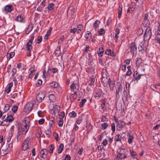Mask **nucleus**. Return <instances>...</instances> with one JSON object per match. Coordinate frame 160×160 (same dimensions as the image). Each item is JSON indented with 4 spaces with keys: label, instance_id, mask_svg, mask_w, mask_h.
Here are the masks:
<instances>
[{
    "label": "nucleus",
    "instance_id": "f257e3e1",
    "mask_svg": "<svg viewBox=\"0 0 160 160\" xmlns=\"http://www.w3.org/2000/svg\"><path fill=\"white\" fill-rule=\"evenodd\" d=\"M30 120L28 117H26L23 120V123L18 125V131L22 134H25L28 131L29 128V123Z\"/></svg>",
    "mask_w": 160,
    "mask_h": 160
},
{
    "label": "nucleus",
    "instance_id": "f03ea898",
    "mask_svg": "<svg viewBox=\"0 0 160 160\" xmlns=\"http://www.w3.org/2000/svg\"><path fill=\"white\" fill-rule=\"evenodd\" d=\"M127 151L124 149H121L119 152H117V157L119 159L122 160H129L127 159V156L126 155Z\"/></svg>",
    "mask_w": 160,
    "mask_h": 160
},
{
    "label": "nucleus",
    "instance_id": "7ed1b4c3",
    "mask_svg": "<svg viewBox=\"0 0 160 160\" xmlns=\"http://www.w3.org/2000/svg\"><path fill=\"white\" fill-rule=\"evenodd\" d=\"M152 35L151 29L150 27H148L145 31L143 36L144 41H148L151 38Z\"/></svg>",
    "mask_w": 160,
    "mask_h": 160
},
{
    "label": "nucleus",
    "instance_id": "20e7f679",
    "mask_svg": "<svg viewBox=\"0 0 160 160\" xmlns=\"http://www.w3.org/2000/svg\"><path fill=\"white\" fill-rule=\"evenodd\" d=\"M45 96V92H40L37 94L36 99L38 102H41L44 100Z\"/></svg>",
    "mask_w": 160,
    "mask_h": 160
},
{
    "label": "nucleus",
    "instance_id": "39448f33",
    "mask_svg": "<svg viewBox=\"0 0 160 160\" xmlns=\"http://www.w3.org/2000/svg\"><path fill=\"white\" fill-rule=\"evenodd\" d=\"M129 47L130 49V52L133 54H136L137 52V48L135 42H132L129 44Z\"/></svg>",
    "mask_w": 160,
    "mask_h": 160
},
{
    "label": "nucleus",
    "instance_id": "423d86ee",
    "mask_svg": "<svg viewBox=\"0 0 160 160\" xmlns=\"http://www.w3.org/2000/svg\"><path fill=\"white\" fill-rule=\"evenodd\" d=\"M115 88L116 89V96L117 98H119V92H121L122 88L121 83H118V84L115 86Z\"/></svg>",
    "mask_w": 160,
    "mask_h": 160
},
{
    "label": "nucleus",
    "instance_id": "0eeeda50",
    "mask_svg": "<svg viewBox=\"0 0 160 160\" xmlns=\"http://www.w3.org/2000/svg\"><path fill=\"white\" fill-rule=\"evenodd\" d=\"M139 50L142 53H144L146 52L147 51V48L144 45V42H141L139 44V46L138 47Z\"/></svg>",
    "mask_w": 160,
    "mask_h": 160
},
{
    "label": "nucleus",
    "instance_id": "6e6552de",
    "mask_svg": "<svg viewBox=\"0 0 160 160\" xmlns=\"http://www.w3.org/2000/svg\"><path fill=\"white\" fill-rule=\"evenodd\" d=\"M29 141L28 139H26L24 140L22 145V150L23 151H25L28 148V143Z\"/></svg>",
    "mask_w": 160,
    "mask_h": 160
},
{
    "label": "nucleus",
    "instance_id": "1a4fd4ad",
    "mask_svg": "<svg viewBox=\"0 0 160 160\" xmlns=\"http://www.w3.org/2000/svg\"><path fill=\"white\" fill-rule=\"evenodd\" d=\"M33 107V104L32 102L27 103L25 106V112H29L30 111Z\"/></svg>",
    "mask_w": 160,
    "mask_h": 160
},
{
    "label": "nucleus",
    "instance_id": "9d476101",
    "mask_svg": "<svg viewBox=\"0 0 160 160\" xmlns=\"http://www.w3.org/2000/svg\"><path fill=\"white\" fill-rule=\"evenodd\" d=\"M102 93V90L100 88H99L95 91L94 96L95 98H98V99L99 98H100Z\"/></svg>",
    "mask_w": 160,
    "mask_h": 160
},
{
    "label": "nucleus",
    "instance_id": "9b49d317",
    "mask_svg": "<svg viewBox=\"0 0 160 160\" xmlns=\"http://www.w3.org/2000/svg\"><path fill=\"white\" fill-rule=\"evenodd\" d=\"M126 124V123L122 120H119L118 122L117 125V128H119L120 130L123 128Z\"/></svg>",
    "mask_w": 160,
    "mask_h": 160
},
{
    "label": "nucleus",
    "instance_id": "f8f14e48",
    "mask_svg": "<svg viewBox=\"0 0 160 160\" xmlns=\"http://www.w3.org/2000/svg\"><path fill=\"white\" fill-rule=\"evenodd\" d=\"M10 145L11 146V147H12V145L11 143L10 144L8 145L7 146H6L5 148H4V147H2V150L3 151H4V154H6L8 153L9 152L10 148Z\"/></svg>",
    "mask_w": 160,
    "mask_h": 160
},
{
    "label": "nucleus",
    "instance_id": "ddd939ff",
    "mask_svg": "<svg viewBox=\"0 0 160 160\" xmlns=\"http://www.w3.org/2000/svg\"><path fill=\"white\" fill-rule=\"evenodd\" d=\"M108 84L109 85L110 90L112 91L115 85V81L111 80V79L109 78L108 81Z\"/></svg>",
    "mask_w": 160,
    "mask_h": 160
},
{
    "label": "nucleus",
    "instance_id": "4468645a",
    "mask_svg": "<svg viewBox=\"0 0 160 160\" xmlns=\"http://www.w3.org/2000/svg\"><path fill=\"white\" fill-rule=\"evenodd\" d=\"M16 21L19 22H24V17L23 14L19 15L16 19Z\"/></svg>",
    "mask_w": 160,
    "mask_h": 160
},
{
    "label": "nucleus",
    "instance_id": "2eb2a0df",
    "mask_svg": "<svg viewBox=\"0 0 160 160\" xmlns=\"http://www.w3.org/2000/svg\"><path fill=\"white\" fill-rule=\"evenodd\" d=\"M13 82H11L7 85L5 90L6 92L7 93H8L11 91V88L13 86Z\"/></svg>",
    "mask_w": 160,
    "mask_h": 160
},
{
    "label": "nucleus",
    "instance_id": "dca6fc26",
    "mask_svg": "<svg viewBox=\"0 0 160 160\" xmlns=\"http://www.w3.org/2000/svg\"><path fill=\"white\" fill-rule=\"evenodd\" d=\"M79 88V86L77 84H74V83H72L71 85L70 88L71 89V91L72 92H74L76 89H78Z\"/></svg>",
    "mask_w": 160,
    "mask_h": 160
},
{
    "label": "nucleus",
    "instance_id": "f3484780",
    "mask_svg": "<svg viewBox=\"0 0 160 160\" xmlns=\"http://www.w3.org/2000/svg\"><path fill=\"white\" fill-rule=\"evenodd\" d=\"M127 136L128 137V142L129 144H131L133 142L134 139V137L133 136L131 135L130 133L128 132L127 134Z\"/></svg>",
    "mask_w": 160,
    "mask_h": 160
},
{
    "label": "nucleus",
    "instance_id": "a211bd4d",
    "mask_svg": "<svg viewBox=\"0 0 160 160\" xmlns=\"http://www.w3.org/2000/svg\"><path fill=\"white\" fill-rule=\"evenodd\" d=\"M101 22L100 21L98 20H96L95 22H94L93 24V27L96 30L97 29L100 24Z\"/></svg>",
    "mask_w": 160,
    "mask_h": 160
},
{
    "label": "nucleus",
    "instance_id": "6ab92c4d",
    "mask_svg": "<svg viewBox=\"0 0 160 160\" xmlns=\"http://www.w3.org/2000/svg\"><path fill=\"white\" fill-rule=\"evenodd\" d=\"M12 9L13 7L11 5H7L5 8V11L6 12H10Z\"/></svg>",
    "mask_w": 160,
    "mask_h": 160
},
{
    "label": "nucleus",
    "instance_id": "aec40b11",
    "mask_svg": "<svg viewBox=\"0 0 160 160\" xmlns=\"http://www.w3.org/2000/svg\"><path fill=\"white\" fill-rule=\"evenodd\" d=\"M105 53L106 54L110 56L113 57L114 56V53L110 49H107L105 51Z\"/></svg>",
    "mask_w": 160,
    "mask_h": 160
},
{
    "label": "nucleus",
    "instance_id": "412c9836",
    "mask_svg": "<svg viewBox=\"0 0 160 160\" xmlns=\"http://www.w3.org/2000/svg\"><path fill=\"white\" fill-rule=\"evenodd\" d=\"M49 86L52 88H57L58 86V83L56 82H54L50 83Z\"/></svg>",
    "mask_w": 160,
    "mask_h": 160
},
{
    "label": "nucleus",
    "instance_id": "4be33fe9",
    "mask_svg": "<svg viewBox=\"0 0 160 160\" xmlns=\"http://www.w3.org/2000/svg\"><path fill=\"white\" fill-rule=\"evenodd\" d=\"M60 107L58 105H56L53 109V112L55 114H58L59 112Z\"/></svg>",
    "mask_w": 160,
    "mask_h": 160
},
{
    "label": "nucleus",
    "instance_id": "5701e85b",
    "mask_svg": "<svg viewBox=\"0 0 160 160\" xmlns=\"http://www.w3.org/2000/svg\"><path fill=\"white\" fill-rule=\"evenodd\" d=\"M142 62V59L141 58H138L136 59V64L137 67H138L140 65Z\"/></svg>",
    "mask_w": 160,
    "mask_h": 160
},
{
    "label": "nucleus",
    "instance_id": "b1692460",
    "mask_svg": "<svg viewBox=\"0 0 160 160\" xmlns=\"http://www.w3.org/2000/svg\"><path fill=\"white\" fill-rule=\"evenodd\" d=\"M122 5H119L118 11V18H120L122 16Z\"/></svg>",
    "mask_w": 160,
    "mask_h": 160
},
{
    "label": "nucleus",
    "instance_id": "393cba45",
    "mask_svg": "<svg viewBox=\"0 0 160 160\" xmlns=\"http://www.w3.org/2000/svg\"><path fill=\"white\" fill-rule=\"evenodd\" d=\"M104 52V49L102 47L99 48L98 51V55L99 57H101L103 55Z\"/></svg>",
    "mask_w": 160,
    "mask_h": 160
},
{
    "label": "nucleus",
    "instance_id": "a878e982",
    "mask_svg": "<svg viewBox=\"0 0 160 160\" xmlns=\"http://www.w3.org/2000/svg\"><path fill=\"white\" fill-rule=\"evenodd\" d=\"M121 138L122 137L119 134H118L115 136L114 139L116 141L121 142Z\"/></svg>",
    "mask_w": 160,
    "mask_h": 160
},
{
    "label": "nucleus",
    "instance_id": "bb28decb",
    "mask_svg": "<svg viewBox=\"0 0 160 160\" xmlns=\"http://www.w3.org/2000/svg\"><path fill=\"white\" fill-rule=\"evenodd\" d=\"M13 120V118L12 117L11 115L8 116L4 120V121H6V122L7 121H8L9 122H12Z\"/></svg>",
    "mask_w": 160,
    "mask_h": 160
},
{
    "label": "nucleus",
    "instance_id": "cd10ccee",
    "mask_svg": "<svg viewBox=\"0 0 160 160\" xmlns=\"http://www.w3.org/2000/svg\"><path fill=\"white\" fill-rule=\"evenodd\" d=\"M83 28V26L82 24H79L77 28H76V29H77V31H78L77 33H79L82 31V30Z\"/></svg>",
    "mask_w": 160,
    "mask_h": 160
},
{
    "label": "nucleus",
    "instance_id": "c85d7f7f",
    "mask_svg": "<svg viewBox=\"0 0 160 160\" xmlns=\"http://www.w3.org/2000/svg\"><path fill=\"white\" fill-rule=\"evenodd\" d=\"M49 98L50 101L53 102L55 101L56 98L54 95L52 94H50L49 96Z\"/></svg>",
    "mask_w": 160,
    "mask_h": 160
},
{
    "label": "nucleus",
    "instance_id": "c756f323",
    "mask_svg": "<svg viewBox=\"0 0 160 160\" xmlns=\"http://www.w3.org/2000/svg\"><path fill=\"white\" fill-rule=\"evenodd\" d=\"M64 147V145L63 144H60L59 145V148L58 150V153H61L62 152Z\"/></svg>",
    "mask_w": 160,
    "mask_h": 160
},
{
    "label": "nucleus",
    "instance_id": "7c9ffc66",
    "mask_svg": "<svg viewBox=\"0 0 160 160\" xmlns=\"http://www.w3.org/2000/svg\"><path fill=\"white\" fill-rule=\"evenodd\" d=\"M156 34L155 40L157 41L160 44V33L158 32Z\"/></svg>",
    "mask_w": 160,
    "mask_h": 160
},
{
    "label": "nucleus",
    "instance_id": "2f4dec72",
    "mask_svg": "<svg viewBox=\"0 0 160 160\" xmlns=\"http://www.w3.org/2000/svg\"><path fill=\"white\" fill-rule=\"evenodd\" d=\"M26 45L27 50L29 51V52H30L32 48V44L29 43H27Z\"/></svg>",
    "mask_w": 160,
    "mask_h": 160
},
{
    "label": "nucleus",
    "instance_id": "473e14b6",
    "mask_svg": "<svg viewBox=\"0 0 160 160\" xmlns=\"http://www.w3.org/2000/svg\"><path fill=\"white\" fill-rule=\"evenodd\" d=\"M108 126V124L106 122L102 123L101 125V128L103 130H105L107 128Z\"/></svg>",
    "mask_w": 160,
    "mask_h": 160
},
{
    "label": "nucleus",
    "instance_id": "72a5a7b5",
    "mask_svg": "<svg viewBox=\"0 0 160 160\" xmlns=\"http://www.w3.org/2000/svg\"><path fill=\"white\" fill-rule=\"evenodd\" d=\"M68 115L70 117L74 118L76 116L77 114L74 111H72L70 112Z\"/></svg>",
    "mask_w": 160,
    "mask_h": 160
},
{
    "label": "nucleus",
    "instance_id": "f704fd0d",
    "mask_svg": "<svg viewBox=\"0 0 160 160\" xmlns=\"http://www.w3.org/2000/svg\"><path fill=\"white\" fill-rule=\"evenodd\" d=\"M52 30V28H50L48 30L46 34L45 35V37H46V39H48V37L50 35L51 31Z\"/></svg>",
    "mask_w": 160,
    "mask_h": 160
},
{
    "label": "nucleus",
    "instance_id": "c9c22d12",
    "mask_svg": "<svg viewBox=\"0 0 160 160\" xmlns=\"http://www.w3.org/2000/svg\"><path fill=\"white\" fill-rule=\"evenodd\" d=\"M87 100L85 99H83L82 100L79 104V106L82 108L84 104L86 102Z\"/></svg>",
    "mask_w": 160,
    "mask_h": 160
},
{
    "label": "nucleus",
    "instance_id": "e433bc0d",
    "mask_svg": "<svg viewBox=\"0 0 160 160\" xmlns=\"http://www.w3.org/2000/svg\"><path fill=\"white\" fill-rule=\"evenodd\" d=\"M48 151L46 149H43L41 151V153H42V155H46V156H47L48 153Z\"/></svg>",
    "mask_w": 160,
    "mask_h": 160
},
{
    "label": "nucleus",
    "instance_id": "4c0bfd02",
    "mask_svg": "<svg viewBox=\"0 0 160 160\" xmlns=\"http://www.w3.org/2000/svg\"><path fill=\"white\" fill-rule=\"evenodd\" d=\"M92 36V34L89 31H87V33L84 35L85 38L87 39H88L89 37Z\"/></svg>",
    "mask_w": 160,
    "mask_h": 160
},
{
    "label": "nucleus",
    "instance_id": "58836bf2",
    "mask_svg": "<svg viewBox=\"0 0 160 160\" xmlns=\"http://www.w3.org/2000/svg\"><path fill=\"white\" fill-rule=\"evenodd\" d=\"M143 32V29L142 28H138L137 31V34L138 35H141Z\"/></svg>",
    "mask_w": 160,
    "mask_h": 160
},
{
    "label": "nucleus",
    "instance_id": "ea45409f",
    "mask_svg": "<svg viewBox=\"0 0 160 160\" xmlns=\"http://www.w3.org/2000/svg\"><path fill=\"white\" fill-rule=\"evenodd\" d=\"M54 6V3H51L48 5L47 8L49 10H52L53 9Z\"/></svg>",
    "mask_w": 160,
    "mask_h": 160
},
{
    "label": "nucleus",
    "instance_id": "a19ab883",
    "mask_svg": "<svg viewBox=\"0 0 160 160\" xmlns=\"http://www.w3.org/2000/svg\"><path fill=\"white\" fill-rule=\"evenodd\" d=\"M105 31L102 28H100L98 31V33H99V35H104L105 33Z\"/></svg>",
    "mask_w": 160,
    "mask_h": 160
},
{
    "label": "nucleus",
    "instance_id": "79ce46f5",
    "mask_svg": "<svg viewBox=\"0 0 160 160\" xmlns=\"http://www.w3.org/2000/svg\"><path fill=\"white\" fill-rule=\"evenodd\" d=\"M42 83V81L41 79H38L36 82V85L37 87H39L40 86Z\"/></svg>",
    "mask_w": 160,
    "mask_h": 160
},
{
    "label": "nucleus",
    "instance_id": "37998d69",
    "mask_svg": "<svg viewBox=\"0 0 160 160\" xmlns=\"http://www.w3.org/2000/svg\"><path fill=\"white\" fill-rule=\"evenodd\" d=\"M65 115V113L64 112H61L59 115V119H63Z\"/></svg>",
    "mask_w": 160,
    "mask_h": 160
},
{
    "label": "nucleus",
    "instance_id": "c03bdc74",
    "mask_svg": "<svg viewBox=\"0 0 160 160\" xmlns=\"http://www.w3.org/2000/svg\"><path fill=\"white\" fill-rule=\"evenodd\" d=\"M108 118H106V117L105 116H102V117L101 121L102 122H104L105 121H108Z\"/></svg>",
    "mask_w": 160,
    "mask_h": 160
},
{
    "label": "nucleus",
    "instance_id": "a18cd8bd",
    "mask_svg": "<svg viewBox=\"0 0 160 160\" xmlns=\"http://www.w3.org/2000/svg\"><path fill=\"white\" fill-rule=\"evenodd\" d=\"M18 109V107L17 106L14 105L12 108V110L13 112L15 113L17 111Z\"/></svg>",
    "mask_w": 160,
    "mask_h": 160
},
{
    "label": "nucleus",
    "instance_id": "49530a36",
    "mask_svg": "<svg viewBox=\"0 0 160 160\" xmlns=\"http://www.w3.org/2000/svg\"><path fill=\"white\" fill-rule=\"evenodd\" d=\"M54 145H52V144H51L50 147H49V149L50 150V151H49V153H52L53 152V150L54 149Z\"/></svg>",
    "mask_w": 160,
    "mask_h": 160
},
{
    "label": "nucleus",
    "instance_id": "de8ad7c7",
    "mask_svg": "<svg viewBox=\"0 0 160 160\" xmlns=\"http://www.w3.org/2000/svg\"><path fill=\"white\" fill-rule=\"evenodd\" d=\"M46 0H43L42 2L41 3L40 6L42 8H43L45 6L46 4Z\"/></svg>",
    "mask_w": 160,
    "mask_h": 160
},
{
    "label": "nucleus",
    "instance_id": "09e8293b",
    "mask_svg": "<svg viewBox=\"0 0 160 160\" xmlns=\"http://www.w3.org/2000/svg\"><path fill=\"white\" fill-rule=\"evenodd\" d=\"M115 124L114 123H112L111 124L112 130L113 132H114L115 130Z\"/></svg>",
    "mask_w": 160,
    "mask_h": 160
},
{
    "label": "nucleus",
    "instance_id": "8fccbe9b",
    "mask_svg": "<svg viewBox=\"0 0 160 160\" xmlns=\"http://www.w3.org/2000/svg\"><path fill=\"white\" fill-rule=\"evenodd\" d=\"M10 107V106L9 104H6L4 107V112H6L7 111H8L9 109V108Z\"/></svg>",
    "mask_w": 160,
    "mask_h": 160
},
{
    "label": "nucleus",
    "instance_id": "3c124183",
    "mask_svg": "<svg viewBox=\"0 0 160 160\" xmlns=\"http://www.w3.org/2000/svg\"><path fill=\"white\" fill-rule=\"evenodd\" d=\"M63 119H60L58 122V125L59 127H62L63 126Z\"/></svg>",
    "mask_w": 160,
    "mask_h": 160
},
{
    "label": "nucleus",
    "instance_id": "603ef678",
    "mask_svg": "<svg viewBox=\"0 0 160 160\" xmlns=\"http://www.w3.org/2000/svg\"><path fill=\"white\" fill-rule=\"evenodd\" d=\"M21 133L20 132H19V131H18V132L17 133V139L18 141H19L20 140L21 138Z\"/></svg>",
    "mask_w": 160,
    "mask_h": 160
},
{
    "label": "nucleus",
    "instance_id": "864d4df0",
    "mask_svg": "<svg viewBox=\"0 0 160 160\" xmlns=\"http://www.w3.org/2000/svg\"><path fill=\"white\" fill-rule=\"evenodd\" d=\"M42 133L41 130L38 131L36 133V136L37 138H40Z\"/></svg>",
    "mask_w": 160,
    "mask_h": 160
},
{
    "label": "nucleus",
    "instance_id": "5fc2aeb1",
    "mask_svg": "<svg viewBox=\"0 0 160 160\" xmlns=\"http://www.w3.org/2000/svg\"><path fill=\"white\" fill-rule=\"evenodd\" d=\"M17 72V70L15 68H13L12 71V77L13 78V77L14 75Z\"/></svg>",
    "mask_w": 160,
    "mask_h": 160
},
{
    "label": "nucleus",
    "instance_id": "6e6d98bb",
    "mask_svg": "<svg viewBox=\"0 0 160 160\" xmlns=\"http://www.w3.org/2000/svg\"><path fill=\"white\" fill-rule=\"evenodd\" d=\"M35 71V70H33L31 71L30 73H29V74L28 75V77H29V78H31L33 77V73Z\"/></svg>",
    "mask_w": 160,
    "mask_h": 160
},
{
    "label": "nucleus",
    "instance_id": "4d7b16f0",
    "mask_svg": "<svg viewBox=\"0 0 160 160\" xmlns=\"http://www.w3.org/2000/svg\"><path fill=\"white\" fill-rule=\"evenodd\" d=\"M77 31V29H76V28H73L72 29H71L70 30V32L71 33H72L73 34H75L76 31Z\"/></svg>",
    "mask_w": 160,
    "mask_h": 160
},
{
    "label": "nucleus",
    "instance_id": "13d9d810",
    "mask_svg": "<svg viewBox=\"0 0 160 160\" xmlns=\"http://www.w3.org/2000/svg\"><path fill=\"white\" fill-rule=\"evenodd\" d=\"M64 40V36H62L61 38L59 39L58 41V43H61Z\"/></svg>",
    "mask_w": 160,
    "mask_h": 160
},
{
    "label": "nucleus",
    "instance_id": "bf43d9fd",
    "mask_svg": "<svg viewBox=\"0 0 160 160\" xmlns=\"http://www.w3.org/2000/svg\"><path fill=\"white\" fill-rule=\"evenodd\" d=\"M11 95H12L11 97L12 98L14 99L16 97H17V95H18V93L16 92H13V93Z\"/></svg>",
    "mask_w": 160,
    "mask_h": 160
},
{
    "label": "nucleus",
    "instance_id": "052dcab7",
    "mask_svg": "<svg viewBox=\"0 0 160 160\" xmlns=\"http://www.w3.org/2000/svg\"><path fill=\"white\" fill-rule=\"evenodd\" d=\"M45 122V120L43 118H42L40 119L38 121L39 124L40 125L44 123Z\"/></svg>",
    "mask_w": 160,
    "mask_h": 160
},
{
    "label": "nucleus",
    "instance_id": "680f3d73",
    "mask_svg": "<svg viewBox=\"0 0 160 160\" xmlns=\"http://www.w3.org/2000/svg\"><path fill=\"white\" fill-rule=\"evenodd\" d=\"M130 153L132 156H133V157H132L133 158H135L134 156L136 155V153L133 150L131 151V150H130Z\"/></svg>",
    "mask_w": 160,
    "mask_h": 160
},
{
    "label": "nucleus",
    "instance_id": "e2e57ef3",
    "mask_svg": "<svg viewBox=\"0 0 160 160\" xmlns=\"http://www.w3.org/2000/svg\"><path fill=\"white\" fill-rule=\"evenodd\" d=\"M143 75V74H139L137 76L135 77V80H138L140 79L141 78V76Z\"/></svg>",
    "mask_w": 160,
    "mask_h": 160
},
{
    "label": "nucleus",
    "instance_id": "0e129e2a",
    "mask_svg": "<svg viewBox=\"0 0 160 160\" xmlns=\"http://www.w3.org/2000/svg\"><path fill=\"white\" fill-rule=\"evenodd\" d=\"M42 38L41 36H38V43H39L42 41Z\"/></svg>",
    "mask_w": 160,
    "mask_h": 160
},
{
    "label": "nucleus",
    "instance_id": "69168bd1",
    "mask_svg": "<svg viewBox=\"0 0 160 160\" xmlns=\"http://www.w3.org/2000/svg\"><path fill=\"white\" fill-rule=\"evenodd\" d=\"M65 160H71V157L68 154H67L64 159Z\"/></svg>",
    "mask_w": 160,
    "mask_h": 160
},
{
    "label": "nucleus",
    "instance_id": "338daca9",
    "mask_svg": "<svg viewBox=\"0 0 160 160\" xmlns=\"http://www.w3.org/2000/svg\"><path fill=\"white\" fill-rule=\"evenodd\" d=\"M82 119L81 118L78 119L76 122L75 124H77L79 125L80 124L81 122H82Z\"/></svg>",
    "mask_w": 160,
    "mask_h": 160
},
{
    "label": "nucleus",
    "instance_id": "774afa93",
    "mask_svg": "<svg viewBox=\"0 0 160 160\" xmlns=\"http://www.w3.org/2000/svg\"><path fill=\"white\" fill-rule=\"evenodd\" d=\"M103 145L104 146H106L108 143V141L106 139H104L102 142Z\"/></svg>",
    "mask_w": 160,
    "mask_h": 160
}]
</instances>
